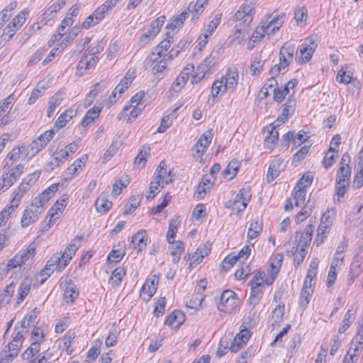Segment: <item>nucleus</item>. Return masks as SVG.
I'll list each match as a JSON object with an SVG mask.
<instances>
[{"label": "nucleus", "instance_id": "22", "mask_svg": "<svg viewBox=\"0 0 363 363\" xmlns=\"http://www.w3.org/2000/svg\"><path fill=\"white\" fill-rule=\"evenodd\" d=\"M254 8L251 4H243L235 13L234 18L236 21H242L243 23H250L252 20Z\"/></svg>", "mask_w": 363, "mask_h": 363}, {"label": "nucleus", "instance_id": "62", "mask_svg": "<svg viewBox=\"0 0 363 363\" xmlns=\"http://www.w3.org/2000/svg\"><path fill=\"white\" fill-rule=\"evenodd\" d=\"M104 49V45L102 42H97L95 44H92L86 51V54L93 56L96 58H99L98 55Z\"/></svg>", "mask_w": 363, "mask_h": 363}, {"label": "nucleus", "instance_id": "59", "mask_svg": "<svg viewBox=\"0 0 363 363\" xmlns=\"http://www.w3.org/2000/svg\"><path fill=\"white\" fill-rule=\"evenodd\" d=\"M106 86L101 83H96L89 93L87 94L85 102L91 104L96 96L105 89Z\"/></svg>", "mask_w": 363, "mask_h": 363}, {"label": "nucleus", "instance_id": "57", "mask_svg": "<svg viewBox=\"0 0 363 363\" xmlns=\"http://www.w3.org/2000/svg\"><path fill=\"white\" fill-rule=\"evenodd\" d=\"M317 272L314 269H309L308 270L305 281L303 286V289L307 291L313 290V286L315 285L313 278L315 277Z\"/></svg>", "mask_w": 363, "mask_h": 363}, {"label": "nucleus", "instance_id": "18", "mask_svg": "<svg viewBox=\"0 0 363 363\" xmlns=\"http://www.w3.org/2000/svg\"><path fill=\"white\" fill-rule=\"evenodd\" d=\"M295 47L287 43H284L279 51V62L283 68L287 67L294 58Z\"/></svg>", "mask_w": 363, "mask_h": 363}, {"label": "nucleus", "instance_id": "53", "mask_svg": "<svg viewBox=\"0 0 363 363\" xmlns=\"http://www.w3.org/2000/svg\"><path fill=\"white\" fill-rule=\"evenodd\" d=\"M223 81L221 79L215 80L211 87V95L213 98L217 97L219 94L223 95L228 89L225 87Z\"/></svg>", "mask_w": 363, "mask_h": 363}, {"label": "nucleus", "instance_id": "34", "mask_svg": "<svg viewBox=\"0 0 363 363\" xmlns=\"http://www.w3.org/2000/svg\"><path fill=\"white\" fill-rule=\"evenodd\" d=\"M189 68H185L176 78L172 84V89L174 91H179L186 84L189 79Z\"/></svg>", "mask_w": 363, "mask_h": 363}, {"label": "nucleus", "instance_id": "43", "mask_svg": "<svg viewBox=\"0 0 363 363\" xmlns=\"http://www.w3.org/2000/svg\"><path fill=\"white\" fill-rule=\"evenodd\" d=\"M189 12L185 9L182 13L175 17L172 21L167 26V28L174 30L175 28L183 25L185 20L188 18Z\"/></svg>", "mask_w": 363, "mask_h": 363}, {"label": "nucleus", "instance_id": "13", "mask_svg": "<svg viewBox=\"0 0 363 363\" xmlns=\"http://www.w3.org/2000/svg\"><path fill=\"white\" fill-rule=\"evenodd\" d=\"M159 282V277L153 275L152 279H147L141 289L140 296L145 301H148L153 296L157 291V286Z\"/></svg>", "mask_w": 363, "mask_h": 363}, {"label": "nucleus", "instance_id": "40", "mask_svg": "<svg viewBox=\"0 0 363 363\" xmlns=\"http://www.w3.org/2000/svg\"><path fill=\"white\" fill-rule=\"evenodd\" d=\"M264 62L265 60L262 59L260 55L256 54L254 55L250 66L252 75H257L261 72Z\"/></svg>", "mask_w": 363, "mask_h": 363}, {"label": "nucleus", "instance_id": "45", "mask_svg": "<svg viewBox=\"0 0 363 363\" xmlns=\"http://www.w3.org/2000/svg\"><path fill=\"white\" fill-rule=\"evenodd\" d=\"M284 304L281 303L277 305L276 308L272 311L271 316L272 319H274V322L272 324L273 327H274L275 325H278L282 321L283 316L284 314Z\"/></svg>", "mask_w": 363, "mask_h": 363}, {"label": "nucleus", "instance_id": "24", "mask_svg": "<svg viewBox=\"0 0 363 363\" xmlns=\"http://www.w3.org/2000/svg\"><path fill=\"white\" fill-rule=\"evenodd\" d=\"M147 237L145 230H141L134 234L131 242L133 247L137 253L142 252L147 246Z\"/></svg>", "mask_w": 363, "mask_h": 363}, {"label": "nucleus", "instance_id": "41", "mask_svg": "<svg viewBox=\"0 0 363 363\" xmlns=\"http://www.w3.org/2000/svg\"><path fill=\"white\" fill-rule=\"evenodd\" d=\"M112 206V202L110 201L106 196L101 195L95 201V207L97 211L100 213L106 212Z\"/></svg>", "mask_w": 363, "mask_h": 363}, {"label": "nucleus", "instance_id": "10", "mask_svg": "<svg viewBox=\"0 0 363 363\" xmlns=\"http://www.w3.org/2000/svg\"><path fill=\"white\" fill-rule=\"evenodd\" d=\"M21 346V344L10 342L0 354V363L11 362L18 356Z\"/></svg>", "mask_w": 363, "mask_h": 363}, {"label": "nucleus", "instance_id": "20", "mask_svg": "<svg viewBox=\"0 0 363 363\" xmlns=\"http://www.w3.org/2000/svg\"><path fill=\"white\" fill-rule=\"evenodd\" d=\"M82 239V237L76 236L68 246L65 248L62 255H63L64 262L62 267H66L69 261L72 259L73 255H74L76 251L79 248V245Z\"/></svg>", "mask_w": 363, "mask_h": 363}, {"label": "nucleus", "instance_id": "31", "mask_svg": "<svg viewBox=\"0 0 363 363\" xmlns=\"http://www.w3.org/2000/svg\"><path fill=\"white\" fill-rule=\"evenodd\" d=\"M296 101L294 99H288L284 108L281 111V117H278L277 121L282 123H285L288 119V117L292 115L295 111Z\"/></svg>", "mask_w": 363, "mask_h": 363}, {"label": "nucleus", "instance_id": "55", "mask_svg": "<svg viewBox=\"0 0 363 363\" xmlns=\"http://www.w3.org/2000/svg\"><path fill=\"white\" fill-rule=\"evenodd\" d=\"M313 294V290L307 291L303 289H301L298 301V305L301 308L303 309L307 308Z\"/></svg>", "mask_w": 363, "mask_h": 363}, {"label": "nucleus", "instance_id": "23", "mask_svg": "<svg viewBox=\"0 0 363 363\" xmlns=\"http://www.w3.org/2000/svg\"><path fill=\"white\" fill-rule=\"evenodd\" d=\"M250 197L251 194L250 187H243L235 196L233 205L236 206L238 203H241L242 207H238V211H242L247 207Z\"/></svg>", "mask_w": 363, "mask_h": 363}, {"label": "nucleus", "instance_id": "12", "mask_svg": "<svg viewBox=\"0 0 363 363\" xmlns=\"http://www.w3.org/2000/svg\"><path fill=\"white\" fill-rule=\"evenodd\" d=\"M213 138L212 130H209L202 134L196 143L192 147V151L196 152L198 157L202 156L210 145Z\"/></svg>", "mask_w": 363, "mask_h": 363}, {"label": "nucleus", "instance_id": "4", "mask_svg": "<svg viewBox=\"0 0 363 363\" xmlns=\"http://www.w3.org/2000/svg\"><path fill=\"white\" fill-rule=\"evenodd\" d=\"M218 62L217 52L212 51L201 63L197 66L195 74L192 77L191 83H197L203 79L206 74L211 73V69Z\"/></svg>", "mask_w": 363, "mask_h": 363}, {"label": "nucleus", "instance_id": "48", "mask_svg": "<svg viewBox=\"0 0 363 363\" xmlns=\"http://www.w3.org/2000/svg\"><path fill=\"white\" fill-rule=\"evenodd\" d=\"M174 244V247L171 251V255L172 256V262L177 263L184 251V245L182 241H176Z\"/></svg>", "mask_w": 363, "mask_h": 363}, {"label": "nucleus", "instance_id": "63", "mask_svg": "<svg viewBox=\"0 0 363 363\" xmlns=\"http://www.w3.org/2000/svg\"><path fill=\"white\" fill-rule=\"evenodd\" d=\"M129 183L128 176H125V179H118L113 185L112 193L115 196H117L121 193L123 188L127 186Z\"/></svg>", "mask_w": 363, "mask_h": 363}, {"label": "nucleus", "instance_id": "7", "mask_svg": "<svg viewBox=\"0 0 363 363\" xmlns=\"http://www.w3.org/2000/svg\"><path fill=\"white\" fill-rule=\"evenodd\" d=\"M28 14V11H22L11 21L3 30L1 36L2 40L8 42L15 35L17 30L25 23Z\"/></svg>", "mask_w": 363, "mask_h": 363}, {"label": "nucleus", "instance_id": "36", "mask_svg": "<svg viewBox=\"0 0 363 363\" xmlns=\"http://www.w3.org/2000/svg\"><path fill=\"white\" fill-rule=\"evenodd\" d=\"M184 320V314L178 310L172 311L166 318L164 324L168 326H173L174 323L181 325Z\"/></svg>", "mask_w": 363, "mask_h": 363}, {"label": "nucleus", "instance_id": "21", "mask_svg": "<svg viewBox=\"0 0 363 363\" xmlns=\"http://www.w3.org/2000/svg\"><path fill=\"white\" fill-rule=\"evenodd\" d=\"M40 214H41V213L32 206H30L29 207H27L24 210L21 218V226L24 228L28 227L30 224L38 220Z\"/></svg>", "mask_w": 363, "mask_h": 363}, {"label": "nucleus", "instance_id": "58", "mask_svg": "<svg viewBox=\"0 0 363 363\" xmlns=\"http://www.w3.org/2000/svg\"><path fill=\"white\" fill-rule=\"evenodd\" d=\"M140 203V198L139 196H132L127 204L124 206L123 214H130L133 210L137 208Z\"/></svg>", "mask_w": 363, "mask_h": 363}, {"label": "nucleus", "instance_id": "54", "mask_svg": "<svg viewBox=\"0 0 363 363\" xmlns=\"http://www.w3.org/2000/svg\"><path fill=\"white\" fill-rule=\"evenodd\" d=\"M35 254V249L33 247H29L26 250H23L16 255L18 257L20 262L23 264L30 259L33 258Z\"/></svg>", "mask_w": 363, "mask_h": 363}, {"label": "nucleus", "instance_id": "6", "mask_svg": "<svg viewBox=\"0 0 363 363\" xmlns=\"http://www.w3.org/2000/svg\"><path fill=\"white\" fill-rule=\"evenodd\" d=\"M4 172L1 175V179L5 186V189L10 188L21 176L24 171V165L18 164L13 167L12 163L9 167L4 164Z\"/></svg>", "mask_w": 363, "mask_h": 363}, {"label": "nucleus", "instance_id": "37", "mask_svg": "<svg viewBox=\"0 0 363 363\" xmlns=\"http://www.w3.org/2000/svg\"><path fill=\"white\" fill-rule=\"evenodd\" d=\"M212 183L207 175L203 177L199 182L196 191V196L199 199H203L206 191L211 188Z\"/></svg>", "mask_w": 363, "mask_h": 363}, {"label": "nucleus", "instance_id": "52", "mask_svg": "<svg viewBox=\"0 0 363 363\" xmlns=\"http://www.w3.org/2000/svg\"><path fill=\"white\" fill-rule=\"evenodd\" d=\"M172 42L173 38L172 36H169L166 39L161 41L160 44L153 49V51L159 54H162V55H165L166 52L170 48Z\"/></svg>", "mask_w": 363, "mask_h": 363}, {"label": "nucleus", "instance_id": "26", "mask_svg": "<svg viewBox=\"0 0 363 363\" xmlns=\"http://www.w3.org/2000/svg\"><path fill=\"white\" fill-rule=\"evenodd\" d=\"M314 225L308 224L306 226L305 229L302 232L301 237L298 241L296 250L298 251V248H307L310 245L313 233L314 231Z\"/></svg>", "mask_w": 363, "mask_h": 363}, {"label": "nucleus", "instance_id": "19", "mask_svg": "<svg viewBox=\"0 0 363 363\" xmlns=\"http://www.w3.org/2000/svg\"><path fill=\"white\" fill-rule=\"evenodd\" d=\"M250 337V331L248 329L242 330L237 334L231 343L229 350L232 352H237L248 342Z\"/></svg>", "mask_w": 363, "mask_h": 363}, {"label": "nucleus", "instance_id": "47", "mask_svg": "<svg viewBox=\"0 0 363 363\" xmlns=\"http://www.w3.org/2000/svg\"><path fill=\"white\" fill-rule=\"evenodd\" d=\"M63 295L67 303H73L75 298L78 296L79 292L76 286L69 284L67 286Z\"/></svg>", "mask_w": 363, "mask_h": 363}, {"label": "nucleus", "instance_id": "50", "mask_svg": "<svg viewBox=\"0 0 363 363\" xmlns=\"http://www.w3.org/2000/svg\"><path fill=\"white\" fill-rule=\"evenodd\" d=\"M125 272V269L122 267H117L116 268L113 272L111 276L109 279V282H111V284L113 286H118L121 281L123 277H124Z\"/></svg>", "mask_w": 363, "mask_h": 363}, {"label": "nucleus", "instance_id": "42", "mask_svg": "<svg viewBox=\"0 0 363 363\" xmlns=\"http://www.w3.org/2000/svg\"><path fill=\"white\" fill-rule=\"evenodd\" d=\"M293 200L295 201V205L296 206H301L304 203L306 196V189L300 188V186H296L294 188L293 193Z\"/></svg>", "mask_w": 363, "mask_h": 363}, {"label": "nucleus", "instance_id": "28", "mask_svg": "<svg viewBox=\"0 0 363 363\" xmlns=\"http://www.w3.org/2000/svg\"><path fill=\"white\" fill-rule=\"evenodd\" d=\"M30 189V187L26 185L25 182H21L18 189H16L13 194V196L11 201L10 208L16 209L20 204L23 195Z\"/></svg>", "mask_w": 363, "mask_h": 363}, {"label": "nucleus", "instance_id": "15", "mask_svg": "<svg viewBox=\"0 0 363 363\" xmlns=\"http://www.w3.org/2000/svg\"><path fill=\"white\" fill-rule=\"evenodd\" d=\"M263 132L267 133L264 140V147L265 149L272 151L278 143L279 132L274 126L265 127L263 128Z\"/></svg>", "mask_w": 363, "mask_h": 363}, {"label": "nucleus", "instance_id": "51", "mask_svg": "<svg viewBox=\"0 0 363 363\" xmlns=\"http://www.w3.org/2000/svg\"><path fill=\"white\" fill-rule=\"evenodd\" d=\"M58 187L59 184H53L45 189L38 196L41 198L42 200H43V201L48 203L50 199L54 196L55 193L58 190Z\"/></svg>", "mask_w": 363, "mask_h": 363}, {"label": "nucleus", "instance_id": "5", "mask_svg": "<svg viewBox=\"0 0 363 363\" xmlns=\"http://www.w3.org/2000/svg\"><path fill=\"white\" fill-rule=\"evenodd\" d=\"M167 55H162L152 50L144 61L146 69L151 71L153 74L162 72L167 65Z\"/></svg>", "mask_w": 363, "mask_h": 363}, {"label": "nucleus", "instance_id": "3", "mask_svg": "<svg viewBox=\"0 0 363 363\" xmlns=\"http://www.w3.org/2000/svg\"><path fill=\"white\" fill-rule=\"evenodd\" d=\"M318 47L317 35H310L306 38L303 43L296 50V53L299 51L300 56L296 58L297 62H308Z\"/></svg>", "mask_w": 363, "mask_h": 363}, {"label": "nucleus", "instance_id": "27", "mask_svg": "<svg viewBox=\"0 0 363 363\" xmlns=\"http://www.w3.org/2000/svg\"><path fill=\"white\" fill-rule=\"evenodd\" d=\"M67 199L68 196L67 194H63L60 199H58L51 207L48 213V216L50 217V222H51L52 220H56L59 218V216H57V212H62L67 205Z\"/></svg>", "mask_w": 363, "mask_h": 363}, {"label": "nucleus", "instance_id": "61", "mask_svg": "<svg viewBox=\"0 0 363 363\" xmlns=\"http://www.w3.org/2000/svg\"><path fill=\"white\" fill-rule=\"evenodd\" d=\"M262 224L259 221L252 223L247 231V238L251 240L257 238L262 231Z\"/></svg>", "mask_w": 363, "mask_h": 363}, {"label": "nucleus", "instance_id": "11", "mask_svg": "<svg viewBox=\"0 0 363 363\" xmlns=\"http://www.w3.org/2000/svg\"><path fill=\"white\" fill-rule=\"evenodd\" d=\"M238 77V68L233 66L227 69L225 74L220 79L224 82V86L228 90L233 91L237 87Z\"/></svg>", "mask_w": 363, "mask_h": 363}, {"label": "nucleus", "instance_id": "29", "mask_svg": "<svg viewBox=\"0 0 363 363\" xmlns=\"http://www.w3.org/2000/svg\"><path fill=\"white\" fill-rule=\"evenodd\" d=\"M23 152L26 153V149L25 145H18L16 147H14L12 150L8 154L5 159V164L6 166L9 167L11 163H12V165L15 162H17Z\"/></svg>", "mask_w": 363, "mask_h": 363}, {"label": "nucleus", "instance_id": "17", "mask_svg": "<svg viewBox=\"0 0 363 363\" xmlns=\"http://www.w3.org/2000/svg\"><path fill=\"white\" fill-rule=\"evenodd\" d=\"M284 259V256L281 253L277 254L271 260L270 262V276L266 279V284L269 286L272 285L281 266V263Z\"/></svg>", "mask_w": 363, "mask_h": 363}, {"label": "nucleus", "instance_id": "46", "mask_svg": "<svg viewBox=\"0 0 363 363\" xmlns=\"http://www.w3.org/2000/svg\"><path fill=\"white\" fill-rule=\"evenodd\" d=\"M354 320V314L351 310H348L345 313L343 320H342L340 325L338 328L339 333H343L350 327V324Z\"/></svg>", "mask_w": 363, "mask_h": 363}, {"label": "nucleus", "instance_id": "49", "mask_svg": "<svg viewBox=\"0 0 363 363\" xmlns=\"http://www.w3.org/2000/svg\"><path fill=\"white\" fill-rule=\"evenodd\" d=\"M40 350V345L38 342H32L31 345L21 354L23 359H30L34 357Z\"/></svg>", "mask_w": 363, "mask_h": 363}, {"label": "nucleus", "instance_id": "60", "mask_svg": "<svg viewBox=\"0 0 363 363\" xmlns=\"http://www.w3.org/2000/svg\"><path fill=\"white\" fill-rule=\"evenodd\" d=\"M72 111H65L64 113L60 114V116L55 121V125L59 128L65 127L66 124L69 121V120L72 118Z\"/></svg>", "mask_w": 363, "mask_h": 363}, {"label": "nucleus", "instance_id": "1", "mask_svg": "<svg viewBox=\"0 0 363 363\" xmlns=\"http://www.w3.org/2000/svg\"><path fill=\"white\" fill-rule=\"evenodd\" d=\"M55 130L53 129L46 130L33 140L28 145H25V159L30 160L41 151L48 143L53 138Z\"/></svg>", "mask_w": 363, "mask_h": 363}, {"label": "nucleus", "instance_id": "30", "mask_svg": "<svg viewBox=\"0 0 363 363\" xmlns=\"http://www.w3.org/2000/svg\"><path fill=\"white\" fill-rule=\"evenodd\" d=\"M208 1V0H197L194 4L191 3L188 6L186 9L192 14V21L199 18V15L203 12L204 6L207 5Z\"/></svg>", "mask_w": 363, "mask_h": 363}, {"label": "nucleus", "instance_id": "8", "mask_svg": "<svg viewBox=\"0 0 363 363\" xmlns=\"http://www.w3.org/2000/svg\"><path fill=\"white\" fill-rule=\"evenodd\" d=\"M351 177V167L340 166L336 175V193L338 196L343 197L347 191Z\"/></svg>", "mask_w": 363, "mask_h": 363}, {"label": "nucleus", "instance_id": "32", "mask_svg": "<svg viewBox=\"0 0 363 363\" xmlns=\"http://www.w3.org/2000/svg\"><path fill=\"white\" fill-rule=\"evenodd\" d=\"M281 18L282 16L274 17L270 21H263L264 25H265V29L267 30V35H274L280 28L283 23Z\"/></svg>", "mask_w": 363, "mask_h": 363}, {"label": "nucleus", "instance_id": "2", "mask_svg": "<svg viewBox=\"0 0 363 363\" xmlns=\"http://www.w3.org/2000/svg\"><path fill=\"white\" fill-rule=\"evenodd\" d=\"M239 306V298L232 290L227 289L223 291L220 296L218 309L225 313L235 312Z\"/></svg>", "mask_w": 363, "mask_h": 363}, {"label": "nucleus", "instance_id": "9", "mask_svg": "<svg viewBox=\"0 0 363 363\" xmlns=\"http://www.w3.org/2000/svg\"><path fill=\"white\" fill-rule=\"evenodd\" d=\"M64 262L63 255H62L61 252H56L52 255V256L48 259L47 264L44 269H43L40 272V274L42 277H44L40 280V284H43L45 280L50 277V275L53 273L54 270L56 269L58 272L62 271L65 267H62Z\"/></svg>", "mask_w": 363, "mask_h": 363}, {"label": "nucleus", "instance_id": "38", "mask_svg": "<svg viewBox=\"0 0 363 363\" xmlns=\"http://www.w3.org/2000/svg\"><path fill=\"white\" fill-rule=\"evenodd\" d=\"M15 285L11 283L7 285L4 291L0 294V308L8 304L14 292Z\"/></svg>", "mask_w": 363, "mask_h": 363}, {"label": "nucleus", "instance_id": "16", "mask_svg": "<svg viewBox=\"0 0 363 363\" xmlns=\"http://www.w3.org/2000/svg\"><path fill=\"white\" fill-rule=\"evenodd\" d=\"M286 167L283 160L275 157L269 164L267 174L268 182L274 181Z\"/></svg>", "mask_w": 363, "mask_h": 363}, {"label": "nucleus", "instance_id": "64", "mask_svg": "<svg viewBox=\"0 0 363 363\" xmlns=\"http://www.w3.org/2000/svg\"><path fill=\"white\" fill-rule=\"evenodd\" d=\"M266 274L264 272H259L255 276H254L252 280L250 282V284L252 287H261L264 283L266 284Z\"/></svg>", "mask_w": 363, "mask_h": 363}, {"label": "nucleus", "instance_id": "44", "mask_svg": "<svg viewBox=\"0 0 363 363\" xmlns=\"http://www.w3.org/2000/svg\"><path fill=\"white\" fill-rule=\"evenodd\" d=\"M211 245L208 243L204 244L203 247H199L193 255L194 262L200 263L203 259L211 252Z\"/></svg>", "mask_w": 363, "mask_h": 363}, {"label": "nucleus", "instance_id": "14", "mask_svg": "<svg viewBox=\"0 0 363 363\" xmlns=\"http://www.w3.org/2000/svg\"><path fill=\"white\" fill-rule=\"evenodd\" d=\"M54 144L50 147L49 151L52 153L50 161L47 164L48 167L50 169H54L55 168L58 167L61 164H62L68 157V155L65 152H62V149L60 151L54 150Z\"/></svg>", "mask_w": 363, "mask_h": 363}, {"label": "nucleus", "instance_id": "39", "mask_svg": "<svg viewBox=\"0 0 363 363\" xmlns=\"http://www.w3.org/2000/svg\"><path fill=\"white\" fill-rule=\"evenodd\" d=\"M31 288V283L28 281H23L21 282L18 289V295L16 298L17 303H21L25 298L28 296Z\"/></svg>", "mask_w": 363, "mask_h": 363}, {"label": "nucleus", "instance_id": "25", "mask_svg": "<svg viewBox=\"0 0 363 363\" xmlns=\"http://www.w3.org/2000/svg\"><path fill=\"white\" fill-rule=\"evenodd\" d=\"M121 0H106L101 6L98 7L94 11L96 21H102L105 14L111 11Z\"/></svg>", "mask_w": 363, "mask_h": 363}, {"label": "nucleus", "instance_id": "33", "mask_svg": "<svg viewBox=\"0 0 363 363\" xmlns=\"http://www.w3.org/2000/svg\"><path fill=\"white\" fill-rule=\"evenodd\" d=\"M98 60L99 58H96L85 52V54L82 57L78 63L77 69H89L96 65Z\"/></svg>", "mask_w": 363, "mask_h": 363}, {"label": "nucleus", "instance_id": "56", "mask_svg": "<svg viewBox=\"0 0 363 363\" xmlns=\"http://www.w3.org/2000/svg\"><path fill=\"white\" fill-rule=\"evenodd\" d=\"M150 147L147 145H143L142 149L138 154L137 157L135 158V164L138 165H140L143 167L146 162V157L150 155Z\"/></svg>", "mask_w": 363, "mask_h": 363}, {"label": "nucleus", "instance_id": "35", "mask_svg": "<svg viewBox=\"0 0 363 363\" xmlns=\"http://www.w3.org/2000/svg\"><path fill=\"white\" fill-rule=\"evenodd\" d=\"M167 174L168 177L170 175V172L167 173V164L162 160L160 162L159 166L157 167L155 172V177L158 179L162 181L166 184H168L172 182L171 178L167 179Z\"/></svg>", "mask_w": 363, "mask_h": 363}]
</instances>
